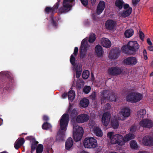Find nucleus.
I'll use <instances>...</instances> for the list:
<instances>
[{"label":"nucleus","instance_id":"obj_50","mask_svg":"<svg viewBox=\"0 0 153 153\" xmlns=\"http://www.w3.org/2000/svg\"><path fill=\"white\" fill-rule=\"evenodd\" d=\"M149 51H153V46H152L150 45L148 48Z\"/></svg>","mask_w":153,"mask_h":153},{"label":"nucleus","instance_id":"obj_34","mask_svg":"<svg viewBox=\"0 0 153 153\" xmlns=\"http://www.w3.org/2000/svg\"><path fill=\"white\" fill-rule=\"evenodd\" d=\"M76 84V86L79 88H81L84 85V82L80 79H78L76 82H74L73 84L75 85Z\"/></svg>","mask_w":153,"mask_h":153},{"label":"nucleus","instance_id":"obj_56","mask_svg":"<svg viewBox=\"0 0 153 153\" xmlns=\"http://www.w3.org/2000/svg\"><path fill=\"white\" fill-rule=\"evenodd\" d=\"M2 119H0V126L2 124Z\"/></svg>","mask_w":153,"mask_h":153},{"label":"nucleus","instance_id":"obj_28","mask_svg":"<svg viewBox=\"0 0 153 153\" xmlns=\"http://www.w3.org/2000/svg\"><path fill=\"white\" fill-rule=\"evenodd\" d=\"M89 104V100L86 98H84L80 102V105L82 107H87Z\"/></svg>","mask_w":153,"mask_h":153},{"label":"nucleus","instance_id":"obj_38","mask_svg":"<svg viewBox=\"0 0 153 153\" xmlns=\"http://www.w3.org/2000/svg\"><path fill=\"white\" fill-rule=\"evenodd\" d=\"M89 75V72L88 70H85L84 71L82 74L83 78L85 79L88 78Z\"/></svg>","mask_w":153,"mask_h":153},{"label":"nucleus","instance_id":"obj_3","mask_svg":"<svg viewBox=\"0 0 153 153\" xmlns=\"http://www.w3.org/2000/svg\"><path fill=\"white\" fill-rule=\"evenodd\" d=\"M78 51V48L76 47L74 48L73 53L71 55L70 58V62L73 66V70L76 71V77L78 78L80 76L82 71V67L81 64H78L76 65H75V57L77 55Z\"/></svg>","mask_w":153,"mask_h":153},{"label":"nucleus","instance_id":"obj_62","mask_svg":"<svg viewBox=\"0 0 153 153\" xmlns=\"http://www.w3.org/2000/svg\"><path fill=\"white\" fill-rule=\"evenodd\" d=\"M70 108H69V109L68 110L67 112H68L70 110Z\"/></svg>","mask_w":153,"mask_h":153},{"label":"nucleus","instance_id":"obj_58","mask_svg":"<svg viewBox=\"0 0 153 153\" xmlns=\"http://www.w3.org/2000/svg\"><path fill=\"white\" fill-rule=\"evenodd\" d=\"M52 22H53V25L56 26V24L55 23V22L53 21V20H52Z\"/></svg>","mask_w":153,"mask_h":153},{"label":"nucleus","instance_id":"obj_60","mask_svg":"<svg viewBox=\"0 0 153 153\" xmlns=\"http://www.w3.org/2000/svg\"><path fill=\"white\" fill-rule=\"evenodd\" d=\"M0 153H5V151H3L2 152H0Z\"/></svg>","mask_w":153,"mask_h":153},{"label":"nucleus","instance_id":"obj_8","mask_svg":"<svg viewBox=\"0 0 153 153\" xmlns=\"http://www.w3.org/2000/svg\"><path fill=\"white\" fill-rule=\"evenodd\" d=\"M102 102L104 100H109L110 101H115L116 97L115 94L108 91H104L101 93Z\"/></svg>","mask_w":153,"mask_h":153},{"label":"nucleus","instance_id":"obj_27","mask_svg":"<svg viewBox=\"0 0 153 153\" xmlns=\"http://www.w3.org/2000/svg\"><path fill=\"white\" fill-rule=\"evenodd\" d=\"M58 5L56 4L53 7L51 8L50 7H47L45 8V12L47 13H53L58 8Z\"/></svg>","mask_w":153,"mask_h":153},{"label":"nucleus","instance_id":"obj_35","mask_svg":"<svg viewBox=\"0 0 153 153\" xmlns=\"http://www.w3.org/2000/svg\"><path fill=\"white\" fill-rule=\"evenodd\" d=\"M130 146L132 149H136L138 148V145L136 142L134 140H132L130 143Z\"/></svg>","mask_w":153,"mask_h":153},{"label":"nucleus","instance_id":"obj_13","mask_svg":"<svg viewBox=\"0 0 153 153\" xmlns=\"http://www.w3.org/2000/svg\"><path fill=\"white\" fill-rule=\"evenodd\" d=\"M87 39L85 38L82 41L81 47L80 48V57H83L85 55L88 48V45L87 44Z\"/></svg>","mask_w":153,"mask_h":153},{"label":"nucleus","instance_id":"obj_63","mask_svg":"<svg viewBox=\"0 0 153 153\" xmlns=\"http://www.w3.org/2000/svg\"><path fill=\"white\" fill-rule=\"evenodd\" d=\"M26 153H29L28 152H27Z\"/></svg>","mask_w":153,"mask_h":153},{"label":"nucleus","instance_id":"obj_9","mask_svg":"<svg viewBox=\"0 0 153 153\" xmlns=\"http://www.w3.org/2000/svg\"><path fill=\"white\" fill-rule=\"evenodd\" d=\"M130 110L127 107H124L121 109L119 112L118 115L119 120H124L130 115Z\"/></svg>","mask_w":153,"mask_h":153},{"label":"nucleus","instance_id":"obj_19","mask_svg":"<svg viewBox=\"0 0 153 153\" xmlns=\"http://www.w3.org/2000/svg\"><path fill=\"white\" fill-rule=\"evenodd\" d=\"M90 127L92 131L97 136L101 137L103 135V133L101 130L97 127L95 123H93L92 125L90 124Z\"/></svg>","mask_w":153,"mask_h":153},{"label":"nucleus","instance_id":"obj_23","mask_svg":"<svg viewBox=\"0 0 153 153\" xmlns=\"http://www.w3.org/2000/svg\"><path fill=\"white\" fill-rule=\"evenodd\" d=\"M105 7V2L102 1H100L98 5L97 8V13L100 14L104 10Z\"/></svg>","mask_w":153,"mask_h":153},{"label":"nucleus","instance_id":"obj_10","mask_svg":"<svg viewBox=\"0 0 153 153\" xmlns=\"http://www.w3.org/2000/svg\"><path fill=\"white\" fill-rule=\"evenodd\" d=\"M25 139L27 140H30L31 143V151L30 153H33V152L36 150V153H38V142L36 140V139L32 136H28L25 137Z\"/></svg>","mask_w":153,"mask_h":153},{"label":"nucleus","instance_id":"obj_33","mask_svg":"<svg viewBox=\"0 0 153 153\" xmlns=\"http://www.w3.org/2000/svg\"><path fill=\"white\" fill-rule=\"evenodd\" d=\"M118 55L115 53L114 50H111L109 53L108 57L111 59H116L117 58Z\"/></svg>","mask_w":153,"mask_h":153},{"label":"nucleus","instance_id":"obj_25","mask_svg":"<svg viewBox=\"0 0 153 153\" xmlns=\"http://www.w3.org/2000/svg\"><path fill=\"white\" fill-rule=\"evenodd\" d=\"M146 111L145 109H140L137 112V119L138 120H139L143 118L146 115Z\"/></svg>","mask_w":153,"mask_h":153},{"label":"nucleus","instance_id":"obj_14","mask_svg":"<svg viewBox=\"0 0 153 153\" xmlns=\"http://www.w3.org/2000/svg\"><path fill=\"white\" fill-rule=\"evenodd\" d=\"M124 10L123 12L120 13V16L126 17L129 16L132 11V8L129 6L128 4H126L123 5Z\"/></svg>","mask_w":153,"mask_h":153},{"label":"nucleus","instance_id":"obj_61","mask_svg":"<svg viewBox=\"0 0 153 153\" xmlns=\"http://www.w3.org/2000/svg\"><path fill=\"white\" fill-rule=\"evenodd\" d=\"M22 134H24L25 135H26L27 133H23Z\"/></svg>","mask_w":153,"mask_h":153},{"label":"nucleus","instance_id":"obj_26","mask_svg":"<svg viewBox=\"0 0 153 153\" xmlns=\"http://www.w3.org/2000/svg\"><path fill=\"white\" fill-rule=\"evenodd\" d=\"M73 144V141L71 137H69L65 143V149L67 150L70 149L72 147Z\"/></svg>","mask_w":153,"mask_h":153},{"label":"nucleus","instance_id":"obj_22","mask_svg":"<svg viewBox=\"0 0 153 153\" xmlns=\"http://www.w3.org/2000/svg\"><path fill=\"white\" fill-rule=\"evenodd\" d=\"M121 72V69L117 67H111L108 70V72L110 74L114 75L119 74Z\"/></svg>","mask_w":153,"mask_h":153},{"label":"nucleus","instance_id":"obj_12","mask_svg":"<svg viewBox=\"0 0 153 153\" xmlns=\"http://www.w3.org/2000/svg\"><path fill=\"white\" fill-rule=\"evenodd\" d=\"M89 119V116L87 114H82L76 116L75 118L71 119V121L72 123L75 121L78 123H81L87 121Z\"/></svg>","mask_w":153,"mask_h":153},{"label":"nucleus","instance_id":"obj_46","mask_svg":"<svg viewBox=\"0 0 153 153\" xmlns=\"http://www.w3.org/2000/svg\"><path fill=\"white\" fill-rule=\"evenodd\" d=\"M140 36L141 39L143 40L144 39V34L142 32H140Z\"/></svg>","mask_w":153,"mask_h":153},{"label":"nucleus","instance_id":"obj_5","mask_svg":"<svg viewBox=\"0 0 153 153\" xmlns=\"http://www.w3.org/2000/svg\"><path fill=\"white\" fill-rule=\"evenodd\" d=\"M83 133L84 130L82 127L79 126H74L73 136L74 140L76 142L80 141L82 137Z\"/></svg>","mask_w":153,"mask_h":153},{"label":"nucleus","instance_id":"obj_20","mask_svg":"<svg viewBox=\"0 0 153 153\" xmlns=\"http://www.w3.org/2000/svg\"><path fill=\"white\" fill-rule=\"evenodd\" d=\"M117 24L116 21L109 19L106 21L105 26L107 29L110 30H113L115 28Z\"/></svg>","mask_w":153,"mask_h":153},{"label":"nucleus","instance_id":"obj_18","mask_svg":"<svg viewBox=\"0 0 153 153\" xmlns=\"http://www.w3.org/2000/svg\"><path fill=\"white\" fill-rule=\"evenodd\" d=\"M139 125L143 127L150 128L153 126V122L150 120L145 119L140 121Z\"/></svg>","mask_w":153,"mask_h":153},{"label":"nucleus","instance_id":"obj_15","mask_svg":"<svg viewBox=\"0 0 153 153\" xmlns=\"http://www.w3.org/2000/svg\"><path fill=\"white\" fill-rule=\"evenodd\" d=\"M140 142L143 145L145 146H153V140L149 136H146L143 137L142 140H139Z\"/></svg>","mask_w":153,"mask_h":153},{"label":"nucleus","instance_id":"obj_36","mask_svg":"<svg viewBox=\"0 0 153 153\" xmlns=\"http://www.w3.org/2000/svg\"><path fill=\"white\" fill-rule=\"evenodd\" d=\"M51 125L47 123H44L42 126V128L44 129H48L51 128Z\"/></svg>","mask_w":153,"mask_h":153},{"label":"nucleus","instance_id":"obj_30","mask_svg":"<svg viewBox=\"0 0 153 153\" xmlns=\"http://www.w3.org/2000/svg\"><path fill=\"white\" fill-rule=\"evenodd\" d=\"M111 123L112 127L114 128H117L119 125L117 120L115 117L111 119Z\"/></svg>","mask_w":153,"mask_h":153},{"label":"nucleus","instance_id":"obj_21","mask_svg":"<svg viewBox=\"0 0 153 153\" xmlns=\"http://www.w3.org/2000/svg\"><path fill=\"white\" fill-rule=\"evenodd\" d=\"M101 44L102 46L105 48H110L111 45V41L108 38H102L101 40Z\"/></svg>","mask_w":153,"mask_h":153},{"label":"nucleus","instance_id":"obj_59","mask_svg":"<svg viewBox=\"0 0 153 153\" xmlns=\"http://www.w3.org/2000/svg\"><path fill=\"white\" fill-rule=\"evenodd\" d=\"M150 76H153V72H152L151 74H150Z\"/></svg>","mask_w":153,"mask_h":153},{"label":"nucleus","instance_id":"obj_11","mask_svg":"<svg viewBox=\"0 0 153 153\" xmlns=\"http://www.w3.org/2000/svg\"><path fill=\"white\" fill-rule=\"evenodd\" d=\"M74 0H64L63 7L59 10L61 12H66L71 10Z\"/></svg>","mask_w":153,"mask_h":153},{"label":"nucleus","instance_id":"obj_17","mask_svg":"<svg viewBox=\"0 0 153 153\" xmlns=\"http://www.w3.org/2000/svg\"><path fill=\"white\" fill-rule=\"evenodd\" d=\"M123 62L126 65L133 66L137 63L138 60L136 57L131 56L123 60Z\"/></svg>","mask_w":153,"mask_h":153},{"label":"nucleus","instance_id":"obj_49","mask_svg":"<svg viewBox=\"0 0 153 153\" xmlns=\"http://www.w3.org/2000/svg\"><path fill=\"white\" fill-rule=\"evenodd\" d=\"M111 108V106L110 104H107L105 106V108L106 109H110Z\"/></svg>","mask_w":153,"mask_h":153},{"label":"nucleus","instance_id":"obj_16","mask_svg":"<svg viewBox=\"0 0 153 153\" xmlns=\"http://www.w3.org/2000/svg\"><path fill=\"white\" fill-rule=\"evenodd\" d=\"M111 118V114L109 112L104 113L102 116L101 122L103 125L105 126H107L110 123Z\"/></svg>","mask_w":153,"mask_h":153},{"label":"nucleus","instance_id":"obj_53","mask_svg":"<svg viewBox=\"0 0 153 153\" xmlns=\"http://www.w3.org/2000/svg\"><path fill=\"white\" fill-rule=\"evenodd\" d=\"M95 97V93H93V94L91 95V97L94 98Z\"/></svg>","mask_w":153,"mask_h":153},{"label":"nucleus","instance_id":"obj_64","mask_svg":"<svg viewBox=\"0 0 153 153\" xmlns=\"http://www.w3.org/2000/svg\"><path fill=\"white\" fill-rule=\"evenodd\" d=\"M5 153H8L6 151H5Z\"/></svg>","mask_w":153,"mask_h":153},{"label":"nucleus","instance_id":"obj_1","mask_svg":"<svg viewBox=\"0 0 153 153\" xmlns=\"http://www.w3.org/2000/svg\"><path fill=\"white\" fill-rule=\"evenodd\" d=\"M137 129V126L136 125H132L129 129V133L125 135L124 137L120 134L113 135L114 132H108L107 134V137L109 139L111 144H117L118 145L122 146L124 145L126 142L135 137V136L133 133Z\"/></svg>","mask_w":153,"mask_h":153},{"label":"nucleus","instance_id":"obj_45","mask_svg":"<svg viewBox=\"0 0 153 153\" xmlns=\"http://www.w3.org/2000/svg\"><path fill=\"white\" fill-rule=\"evenodd\" d=\"M82 4L84 6H86L88 4V0H80Z\"/></svg>","mask_w":153,"mask_h":153},{"label":"nucleus","instance_id":"obj_4","mask_svg":"<svg viewBox=\"0 0 153 153\" xmlns=\"http://www.w3.org/2000/svg\"><path fill=\"white\" fill-rule=\"evenodd\" d=\"M69 115L68 114H64L60 120V130L59 131L57 138L60 136H63L64 132L66 130L69 121Z\"/></svg>","mask_w":153,"mask_h":153},{"label":"nucleus","instance_id":"obj_40","mask_svg":"<svg viewBox=\"0 0 153 153\" xmlns=\"http://www.w3.org/2000/svg\"><path fill=\"white\" fill-rule=\"evenodd\" d=\"M78 112L75 109H74L71 112V116L72 118H73V117L77 115Z\"/></svg>","mask_w":153,"mask_h":153},{"label":"nucleus","instance_id":"obj_29","mask_svg":"<svg viewBox=\"0 0 153 153\" xmlns=\"http://www.w3.org/2000/svg\"><path fill=\"white\" fill-rule=\"evenodd\" d=\"M75 94L74 91L71 90L68 93V96L69 100V102H72L75 98Z\"/></svg>","mask_w":153,"mask_h":153},{"label":"nucleus","instance_id":"obj_39","mask_svg":"<svg viewBox=\"0 0 153 153\" xmlns=\"http://www.w3.org/2000/svg\"><path fill=\"white\" fill-rule=\"evenodd\" d=\"M91 89V87L89 86H85L83 89V92L86 94L89 93Z\"/></svg>","mask_w":153,"mask_h":153},{"label":"nucleus","instance_id":"obj_24","mask_svg":"<svg viewBox=\"0 0 153 153\" xmlns=\"http://www.w3.org/2000/svg\"><path fill=\"white\" fill-rule=\"evenodd\" d=\"M95 53L97 56L101 57L102 56L104 52L103 48L101 46L98 45L95 48Z\"/></svg>","mask_w":153,"mask_h":153},{"label":"nucleus","instance_id":"obj_48","mask_svg":"<svg viewBox=\"0 0 153 153\" xmlns=\"http://www.w3.org/2000/svg\"><path fill=\"white\" fill-rule=\"evenodd\" d=\"M147 42L148 44L150 45H152V43L151 42L150 40L149 39H147Z\"/></svg>","mask_w":153,"mask_h":153},{"label":"nucleus","instance_id":"obj_42","mask_svg":"<svg viewBox=\"0 0 153 153\" xmlns=\"http://www.w3.org/2000/svg\"><path fill=\"white\" fill-rule=\"evenodd\" d=\"M22 145H20L18 142L16 141L14 144V147L16 149H18Z\"/></svg>","mask_w":153,"mask_h":153},{"label":"nucleus","instance_id":"obj_52","mask_svg":"<svg viewBox=\"0 0 153 153\" xmlns=\"http://www.w3.org/2000/svg\"><path fill=\"white\" fill-rule=\"evenodd\" d=\"M67 94L66 93H65L62 95V97L63 98H65L67 96Z\"/></svg>","mask_w":153,"mask_h":153},{"label":"nucleus","instance_id":"obj_43","mask_svg":"<svg viewBox=\"0 0 153 153\" xmlns=\"http://www.w3.org/2000/svg\"><path fill=\"white\" fill-rule=\"evenodd\" d=\"M143 58L145 60L147 59V53L146 50H144L143 51Z\"/></svg>","mask_w":153,"mask_h":153},{"label":"nucleus","instance_id":"obj_51","mask_svg":"<svg viewBox=\"0 0 153 153\" xmlns=\"http://www.w3.org/2000/svg\"><path fill=\"white\" fill-rule=\"evenodd\" d=\"M43 119L44 120H49V118L47 116H44L43 117Z\"/></svg>","mask_w":153,"mask_h":153},{"label":"nucleus","instance_id":"obj_57","mask_svg":"<svg viewBox=\"0 0 153 153\" xmlns=\"http://www.w3.org/2000/svg\"><path fill=\"white\" fill-rule=\"evenodd\" d=\"M151 66L153 68V61L151 63Z\"/></svg>","mask_w":153,"mask_h":153},{"label":"nucleus","instance_id":"obj_47","mask_svg":"<svg viewBox=\"0 0 153 153\" xmlns=\"http://www.w3.org/2000/svg\"><path fill=\"white\" fill-rule=\"evenodd\" d=\"M10 85H9V84H7V85L6 86V87H4V89L6 90H8L10 88Z\"/></svg>","mask_w":153,"mask_h":153},{"label":"nucleus","instance_id":"obj_6","mask_svg":"<svg viewBox=\"0 0 153 153\" xmlns=\"http://www.w3.org/2000/svg\"><path fill=\"white\" fill-rule=\"evenodd\" d=\"M83 144L85 148L88 149L94 148L97 146V140L92 137L86 138L83 141Z\"/></svg>","mask_w":153,"mask_h":153},{"label":"nucleus","instance_id":"obj_7","mask_svg":"<svg viewBox=\"0 0 153 153\" xmlns=\"http://www.w3.org/2000/svg\"><path fill=\"white\" fill-rule=\"evenodd\" d=\"M143 96L142 94L138 92H134L128 95L126 97L127 101L133 102H138L142 99Z\"/></svg>","mask_w":153,"mask_h":153},{"label":"nucleus","instance_id":"obj_32","mask_svg":"<svg viewBox=\"0 0 153 153\" xmlns=\"http://www.w3.org/2000/svg\"><path fill=\"white\" fill-rule=\"evenodd\" d=\"M124 2L122 0H116L115 2V6L120 9L122 8Z\"/></svg>","mask_w":153,"mask_h":153},{"label":"nucleus","instance_id":"obj_2","mask_svg":"<svg viewBox=\"0 0 153 153\" xmlns=\"http://www.w3.org/2000/svg\"><path fill=\"white\" fill-rule=\"evenodd\" d=\"M139 48V45L136 41H130L127 46H123L121 49L125 53L130 54H135Z\"/></svg>","mask_w":153,"mask_h":153},{"label":"nucleus","instance_id":"obj_55","mask_svg":"<svg viewBox=\"0 0 153 153\" xmlns=\"http://www.w3.org/2000/svg\"><path fill=\"white\" fill-rule=\"evenodd\" d=\"M138 153H149V152L146 151L139 152Z\"/></svg>","mask_w":153,"mask_h":153},{"label":"nucleus","instance_id":"obj_54","mask_svg":"<svg viewBox=\"0 0 153 153\" xmlns=\"http://www.w3.org/2000/svg\"><path fill=\"white\" fill-rule=\"evenodd\" d=\"M96 0H91L92 4H94L96 2Z\"/></svg>","mask_w":153,"mask_h":153},{"label":"nucleus","instance_id":"obj_37","mask_svg":"<svg viewBox=\"0 0 153 153\" xmlns=\"http://www.w3.org/2000/svg\"><path fill=\"white\" fill-rule=\"evenodd\" d=\"M95 39L96 37L95 34L92 33L90 35L88 41L90 43L93 42L95 41Z\"/></svg>","mask_w":153,"mask_h":153},{"label":"nucleus","instance_id":"obj_44","mask_svg":"<svg viewBox=\"0 0 153 153\" xmlns=\"http://www.w3.org/2000/svg\"><path fill=\"white\" fill-rule=\"evenodd\" d=\"M43 150V146L42 144H39V153H42Z\"/></svg>","mask_w":153,"mask_h":153},{"label":"nucleus","instance_id":"obj_41","mask_svg":"<svg viewBox=\"0 0 153 153\" xmlns=\"http://www.w3.org/2000/svg\"><path fill=\"white\" fill-rule=\"evenodd\" d=\"M19 143L20 145H22L25 142L24 139L23 138H21L19 139H18L17 140Z\"/></svg>","mask_w":153,"mask_h":153},{"label":"nucleus","instance_id":"obj_31","mask_svg":"<svg viewBox=\"0 0 153 153\" xmlns=\"http://www.w3.org/2000/svg\"><path fill=\"white\" fill-rule=\"evenodd\" d=\"M134 31L131 29L127 30L125 31L124 35L127 38H129L131 37L133 35Z\"/></svg>","mask_w":153,"mask_h":153}]
</instances>
